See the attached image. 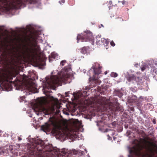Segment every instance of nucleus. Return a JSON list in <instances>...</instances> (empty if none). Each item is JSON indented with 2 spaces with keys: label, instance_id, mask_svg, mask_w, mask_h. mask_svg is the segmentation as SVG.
I'll return each mask as SVG.
<instances>
[{
  "label": "nucleus",
  "instance_id": "1",
  "mask_svg": "<svg viewBox=\"0 0 157 157\" xmlns=\"http://www.w3.org/2000/svg\"><path fill=\"white\" fill-rule=\"evenodd\" d=\"M144 138H140L139 140L135 139L133 142L135 146L129 151L130 155L128 157H133V155L137 157L142 155L141 151L143 149L146 151V155L148 157H154L157 155V144L154 142H151L144 138L146 136L145 132L141 131L139 132Z\"/></svg>",
  "mask_w": 157,
  "mask_h": 157
},
{
  "label": "nucleus",
  "instance_id": "2",
  "mask_svg": "<svg viewBox=\"0 0 157 157\" xmlns=\"http://www.w3.org/2000/svg\"><path fill=\"white\" fill-rule=\"evenodd\" d=\"M33 141L30 151L32 155L37 157H55L58 154L52 144L45 145L43 140L38 139H34Z\"/></svg>",
  "mask_w": 157,
  "mask_h": 157
},
{
  "label": "nucleus",
  "instance_id": "3",
  "mask_svg": "<svg viewBox=\"0 0 157 157\" xmlns=\"http://www.w3.org/2000/svg\"><path fill=\"white\" fill-rule=\"evenodd\" d=\"M2 6L6 10L18 9L27 4H35L36 0H2Z\"/></svg>",
  "mask_w": 157,
  "mask_h": 157
},
{
  "label": "nucleus",
  "instance_id": "4",
  "mask_svg": "<svg viewBox=\"0 0 157 157\" xmlns=\"http://www.w3.org/2000/svg\"><path fill=\"white\" fill-rule=\"evenodd\" d=\"M68 68H64L61 74L59 75H52L48 80L47 81L49 85L53 86L58 85L60 82L67 80L69 75L67 73Z\"/></svg>",
  "mask_w": 157,
  "mask_h": 157
},
{
  "label": "nucleus",
  "instance_id": "5",
  "mask_svg": "<svg viewBox=\"0 0 157 157\" xmlns=\"http://www.w3.org/2000/svg\"><path fill=\"white\" fill-rule=\"evenodd\" d=\"M94 103L99 105H105V107L106 108V111L108 112L110 111L112 113H115V112L121 111L122 108L117 101H116L113 103L110 102L108 103L107 104H105L106 103L104 102L103 99L102 98H96L94 100Z\"/></svg>",
  "mask_w": 157,
  "mask_h": 157
},
{
  "label": "nucleus",
  "instance_id": "6",
  "mask_svg": "<svg viewBox=\"0 0 157 157\" xmlns=\"http://www.w3.org/2000/svg\"><path fill=\"white\" fill-rule=\"evenodd\" d=\"M30 39L31 40L29 39V41L32 42V46L34 48L26 47L24 51V54L28 58L33 59L37 55L36 49L35 48L36 47L39 50L40 47L37 45V38L36 37L31 36Z\"/></svg>",
  "mask_w": 157,
  "mask_h": 157
},
{
  "label": "nucleus",
  "instance_id": "7",
  "mask_svg": "<svg viewBox=\"0 0 157 157\" xmlns=\"http://www.w3.org/2000/svg\"><path fill=\"white\" fill-rule=\"evenodd\" d=\"M101 66L98 63H95L92 67L94 71V74L93 77L89 78L90 81H92L91 84H94L93 86H95L97 85L100 84L101 82V81L99 79L98 75L101 73Z\"/></svg>",
  "mask_w": 157,
  "mask_h": 157
},
{
  "label": "nucleus",
  "instance_id": "8",
  "mask_svg": "<svg viewBox=\"0 0 157 157\" xmlns=\"http://www.w3.org/2000/svg\"><path fill=\"white\" fill-rule=\"evenodd\" d=\"M58 127L57 122L55 118L51 117L48 122L42 125L41 129L44 132H50L51 130L55 131Z\"/></svg>",
  "mask_w": 157,
  "mask_h": 157
},
{
  "label": "nucleus",
  "instance_id": "9",
  "mask_svg": "<svg viewBox=\"0 0 157 157\" xmlns=\"http://www.w3.org/2000/svg\"><path fill=\"white\" fill-rule=\"evenodd\" d=\"M93 36L92 33L90 32H85L78 35L77 36V42L79 40H81L82 42L90 41L92 39Z\"/></svg>",
  "mask_w": 157,
  "mask_h": 157
},
{
  "label": "nucleus",
  "instance_id": "10",
  "mask_svg": "<svg viewBox=\"0 0 157 157\" xmlns=\"http://www.w3.org/2000/svg\"><path fill=\"white\" fill-rule=\"evenodd\" d=\"M101 36H96V44L99 46L104 45L105 47L107 46L109 42L104 38H101Z\"/></svg>",
  "mask_w": 157,
  "mask_h": 157
},
{
  "label": "nucleus",
  "instance_id": "11",
  "mask_svg": "<svg viewBox=\"0 0 157 157\" xmlns=\"http://www.w3.org/2000/svg\"><path fill=\"white\" fill-rule=\"evenodd\" d=\"M136 77L133 75H128L126 77L127 81L132 83L134 84Z\"/></svg>",
  "mask_w": 157,
  "mask_h": 157
},
{
  "label": "nucleus",
  "instance_id": "12",
  "mask_svg": "<svg viewBox=\"0 0 157 157\" xmlns=\"http://www.w3.org/2000/svg\"><path fill=\"white\" fill-rule=\"evenodd\" d=\"M144 79L143 77H136L135 82L138 85H141L144 81Z\"/></svg>",
  "mask_w": 157,
  "mask_h": 157
},
{
  "label": "nucleus",
  "instance_id": "13",
  "mask_svg": "<svg viewBox=\"0 0 157 157\" xmlns=\"http://www.w3.org/2000/svg\"><path fill=\"white\" fill-rule=\"evenodd\" d=\"M52 109L51 108H42V111L43 113L45 115H49L50 114L52 113Z\"/></svg>",
  "mask_w": 157,
  "mask_h": 157
},
{
  "label": "nucleus",
  "instance_id": "14",
  "mask_svg": "<svg viewBox=\"0 0 157 157\" xmlns=\"http://www.w3.org/2000/svg\"><path fill=\"white\" fill-rule=\"evenodd\" d=\"M2 84L6 90L7 91L10 90L12 87L11 85L7 82H5V83H3Z\"/></svg>",
  "mask_w": 157,
  "mask_h": 157
},
{
  "label": "nucleus",
  "instance_id": "15",
  "mask_svg": "<svg viewBox=\"0 0 157 157\" xmlns=\"http://www.w3.org/2000/svg\"><path fill=\"white\" fill-rule=\"evenodd\" d=\"M57 55L54 53H52L50 56H49V61L50 62L56 58Z\"/></svg>",
  "mask_w": 157,
  "mask_h": 157
},
{
  "label": "nucleus",
  "instance_id": "16",
  "mask_svg": "<svg viewBox=\"0 0 157 157\" xmlns=\"http://www.w3.org/2000/svg\"><path fill=\"white\" fill-rule=\"evenodd\" d=\"M87 48L86 47H84L82 48L81 52L83 54H86L87 52Z\"/></svg>",
  "mask_w": 157,
  "mask_h": 157
},
{
  "label": "nucleus",
  "instance_id": "17",
  "mask_svg": "<svg viewBox=\"0 0 157 157\" xmlns=\"http://www.w3.org/2000/svg\"><path fill=\"white\" fill-rule=\"evenodd\" d=\"M49 100L53 102H56L58 101V99L56 98H55L53 96H50L48 98Z\"/></svg>",
  "mask_w": 157,
  "mask_h": 157
},
{
  "label": "nucleus",
  "instance_id": "18",
  "mask_svg": "<svg viewBox=\"0 0 157 157\" xmlns=\"http://www.w3.org/2000/svg\"><path fill=\"white\" fill-rule=\"evenodd\" d=\"M68 3L71 6H73L75 3V1L74 0H69L68 1Z\"/></svg>",
  "mask_w": 157,
  "mask_h": 157
},
{
  "label": "nucleus",
  "instance_id": "19",
  "mask_svg": "<svg viewBox=\"0 0 157 157\" xmlns=\"http://www.w3.org/2000/svg\"><path fill=\"white\" fill-rule=\"evenodd\" d=\"M118 76V74L115 72H112L111 74V76L113 77H116Z\"/></svg>",
  "mask_w": 157,
  "mask_h": 157
},
{
  "label": "nucleus",
  "instance_id": "20",
  "mask_svg": "<svg viewBox=\"0 0 157 157\" xmlns=\"http://www.w3.org/2000/svg\"><path fill=\"white\" fill-rule=\"evenodd\" d=\"M147 67V65L144 66L142 67H141V71H143Z\"/></svg>",
  "mask_w": 157,
  "mask_h": 157
},
{
  "label": "nucleus",
  "instance_id": "21",
  "mask_svg": "<svg viewBox=\"0 0 157 157\" xmlns=\"http://www.w3.org/2000/svg\"><path fill=\"white\" fill-rule=\"evenodd\" d=\"M25 99V97L24 96L21 97L20 99H19L20 101L21 102H22L23 101H24Z\"/></svg>",
  "mask_w": 157,
  "mask_h": 157
},
{
  "label": "nucleus",
  "instance_id": "22",
  "mask_svg": "<svg viewBox=\"0 0 157 157\" xmlns=\"http://www.w3.org/2000/svg\"><path fill=\"white\" fill-rule=\"evenodd\" d=\"M108 4L109 5V8L112 6H113L112 2L111 1H109V2Z\"/></svg>",
  "mask_w": 157,
  "mask_h": 157
},
{
  "label": "nucleus",
  "instance_id": "23",
  "mask_svg": "<svg viewBox=\"0 0 157 157\" xmlns=\"http://www.w3.org/2000/svg\"><path fill=\"white\" fill-rule=\"evenodd\" d=\"M66 62V61L65 60H62L60 62V64L62 66L64 65V63Z\"/></svg>",
  "mask_w": 157,
  "mask_h": 157
},
{
  "label": "nucleus",
  "instance_id": "24",
  "mask_svg": "<svg viewBox=\"0 0 157 157\" xmlns=\"http://www.w3.org/2000/svg\"><path fill=\"white\" fill-rule=\"evenodd\" d=\"M59 156V157H67V155L66 154H65L64 153H63V154L62 155L61 154Z\"/></svg>",
  "mask_w": 157,
  "mask_h": 157
},
{
  "label": "nucleus",
  "instance_id": "25",
  "mask_svg": "<svg viewBox=\"0 0 157 157\" xmlns=\"http://www.w3.org/2000/svg\"><path fill=\"white\" fill-rule=\"evenodd\" d=\"M121 3L123 5H124V4H128V2H126L125 0H123V1H122L121 2Z\"/></svg>",
  "mask_w": 157,
  "mask_h": 157
},
{
  "label": "nucleus",
  "instance_id": "26",
  "mask_svg": "<svg viewBox=\"0 0 157 157\" xmlns=\"http://www.w3.org/2000/svg\"><path fill=\"white\" fill-rule=\"evenodd\" d=\"M110 44L112 46H115V44L114 43V42L113 41H112L110 42Z\"/></svg>",
  "mask_w": 157,
  "mask_h": 157
},
{
  "label": "nucleus",
  "instance_id": "27",
  "mask_svg": "<svg viewBox=\"0 0 157 157\" xmlns=\"http://www.w3.org/2000/svg\"><path fill=\"white\" fill-rule=\"evenodd\" d=\"M59 2L60 4L64 3L65 2V0H61Z\"/></svg>",
  "mask_w": 157,
  "mask_h": 157
},
{
  "label": "nucleus",
  "instance_id": "28",
  "mask_svg": "<svg viewBox=\"0 0 157 157\" xmlns=\"http://www.w3.org/2000/svg\"><path fill=\"white\" fill-rule=\"evenodd\" d=\"M69 92L65 93V94H66L65 97H67L69 96V95H68Z\"/></svg>",
  "mask_w": 157,
  "mask_h": 157
},
{
  "label": "nucleus",
  "instance_id": "29",
  "mask_svg": "<svg viewBox=\"0 0 157 157\" xmlns=\"http://www.w3.org/2000/svg\"><path fill=\"white\" fill-rule=\"evenodd\" d=\"M152 123L154 124H155V123H156V121H155V119H153V120H152Z\"/></svg>",
  "mask_w": 157,
  "mask_h": 157
},
{
  "label": "nucleus",
  "instance_id": "30",
  "mask_svg": "<svg viewBox=\"0 0 157 157\" xmlns=\"http://www.w3.org/2000/svg\"><path fill=\"white\" fill-rule=\"evenodd\" d=\"M18 140L19 141L22 140V138L20 137H18Z\"/></svg>",
  "mask_w": 157,
  "mask_h": 157
},
{
  "label": "nucleus",
  "instance_id": "31",
  "mask_svg": "<svg viewBox=\"0 0 157 157\" xmlns=\"http://www.w3.org/2000/svg\"><path fill=\"white\" fill-rule=\"evenodd\" d=\"M128 127V125H127V126H125V128H127V127Z\"/></svg>",
  "mask_w": 157,
  "mask_h": 157
},
{
  "label": "nucleus",
  "instance_id": "32",
  "mask_svg": "<svg viewBox=\"0 0 157 157\" xmlns=\"http://www.w3.org/2000/svg\"><path fill=\"white\" fill-rule=\"evenodd\" d=\"M120 2H121L120 1H118V3H120Z\"/></svg>",
  "mask_w": 157,
  "mask_h": 157
},
{
  "label": "nucleus",
  "instance_id": "33",
  "mask_svg": "<svg viewBox=\"0 0 157 157\" xmlns=\"http://www.w3.org/2000/svg\"><path fill=\"white\" fill-rule=\"evenodd\" d=\"M78 98H80V97H79V95H78Z\"/></svg>",
  "mask_w": 157,
  "mask_h": 157
},
{
  "label": "nucleus",
  "instance_id": "34",
  "mask_svg": "<svg viewBox=\"0 0 157 157\" xmlns=\"http://www.w3.org/2000/svg\"><path fill=\"white\" fill-rule=\"evenodd\" d=\"M101 26H102L103 27H104L103 25L102 24H101Z\"/></svg>",
  "mask_w": 157,
  "mask_h": 157
},
{
  "label": "nucleus",
  "instance_id": "35",
  "mask_svg": "<svg viewBox=\"0 0 157 157\" xmlns=\"http://www.w3.org/2000/svg\"><path fill=\"white\" fill-rule=\"evenodd\" d=\"M78 121H78V120H77V122H78Z\"/></svg>",
  "mask_w": 157,
  "mask_h": 157
},
{
  "label": "nucleus",
  "instance_id": "36",
  "mask_svg": "<svg viewBox=\"0 0 157 157\" xmlns=\"http://www.w3.org/2000/svg\"><path fill=\"white\" fill-rule=\"evenodd\" d=\"M76 152H77V151H76V152L75 153V154H77Z\"/></svg>",
  "mask_w": 157,
  "mask_h": 157
},
{
  "label": "nucleus",
  "instance_id": "37",
  "mask_svg": "<svg viewBox=\"0 0 157 157\" xmlns=\"http://www.w3.org/2000/svg\"><path fill=\"white\" fill-rule=\"evenodd\" d=\"M11 152H12V151H11Z\"/></svg>",
  "mask_w": 157,
  "mask_h": 157
},
{
  "label": "nucleus",
  "instance_id": "38",
  "mask_svg": "<svg viewBox=\"0 0 157 157\" xmlns=\"http://www.w3.org/2000/svg\"><path fill=\"white\" fill-rule=\"evenodd\" d=\"M106 74V72H105V74Z\"/></svg>",
  "mask_w": 157,
  "mask_h": 157
},
{
  "label": "nucleus",
  "instance_id": "39",
  "mask_svg": "<svg viewBox=\"0 0 157 157\" xmlns=\"http://www.w3.org/2000/svg\"><path fill=\"white\" fill-rule=\"evenodd\" d=\"M106 74V72H105V74Z\"/></svg>",
  "mask_w": 157,
  "mask_h": 157
}]
</instances>
